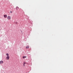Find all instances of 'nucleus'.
I'll list each match as a JSON object with an SVG mask.
<instances>
[{
	"label": "nucleus",
	"mask_w": 73,
	"mask_h": 73,
	"mask_svg": "<svg viewBox=\"0 0 73 73\" xmlns=\"http://www.w3.org/2000/svg\"><path fill=\"white\" fill-rule=\"evenodd\" d=\"M6 59L7 60H9V56H7L6 57Z\"/></svg>",
	"instance_id": "f257e3e1"
},
{
	"label": "nucleus",
	"mask_w": 73,
	"mask_h": 73,
	"mask_svg": "<svg viewBox=\"0 0 73 73\" xmlns=\"http://www.w3.org/2000/svg\"><path fill=\"white\" fill-rule=\"evenodd\" d=\"M4 17L5 18H7V15H4Z\"/></svg>",
	"instance_id": "f03ea898"
},
{
	"label": "nucleus",
	"mask_w": 73,
	"mask_h": 73,
	"mask_svg": "<svg viewBox=\"0 0 73 73\" xmlns=\"http://www.w3.org/2000/svg\"><path fill=\"white\" fill-rule=\"evenodd\" d=\"M7 19H11V17H10V16H8L7 17Z\"/></svg>",
	"instance_id": "7ed1b4c3"
},
{
	"label": "nucleus",
	"mask_w": 73,
	"mask_h": 73,
	"mask_svg": "<svg viewBox=\"0 0 73 73\" xmlns=\"http://www.w3.org/2000/svg\"><path fill=\"white\" fill-rule=\"evenodd\" d=\"M3 61L1 60L0 61V64H3Z\"/></svg>",
	"instance_id": "20e7f679"
},
{
	"label": "nucleus",
	"mask_w": 73,
	"mask_h": 73,
	"mask_svg": "<svg viewBox=\"0 0 73 73\" xmlns=\"http://www.w3.org/2000/svg\"><path fill=\"white\" fill-rule=\"evenodd\" d=\"M26 64V63L25 62H23V66H25V64Z\"/></svg>",
	"instance_id": "39448f33"
},
{
	"label": "nucleus",
	"mask_w": 73,
	"mask_h": 73,
	"mask_svg": "<svg viewBox=\"0 0 73 73\" xmlns=\"http://www.w3.org/2000/svg\"><path fill=\"white\" fill-rule=\"evenodd\" d=\"M23 58H27L26 56H23Z\"/></svg>",
	"instance_id": "423d86ee"
},
{
	"label": "nucleus",
	"mask_w": 73,
	"mask_h": 73,
	"mask_svg": "<svg viewBox=\"0 0 73 73\" xmlns=\"http://www.w3.org/2000/svg\"><path fill=\"white\" fill-rule=\"evenodd\" d=\"M6 55L7 56H9V54L8 53L6 54Z\"/></svg>",
	"instance_id": "0eeeda50"
},
{
	"label": "nucleus",
	"mask_w": 73,
	"mask_h": 73,
	"mask_svg": "<svg viewBox=\"0 0 73 73\" xmlns=\"http://www.w3.org/2000/svg\"><path fill=\"white\" fill-rule=\"evenodd\" d=\"M29 46H27L26 47V49H28V48H29Z\"/></svg>",
	"instance_id": "6e6552de"
},
{
	"label": "nucleus",
	"mask_w": 73,
	"mask_h": 73,
	"mask_svg": "<svg viewBox=\"0 0 73 73\" xmlns=\"http://www.w3.org/2000/svg\"><path fill=\"white\" fill-rule=\"evenodd\" d=\"M17 8H18V9H19V7H16V9L17 10Z\"/></svg>",
	"instance_id": "1a4fd4ad"
},
{
	"label": "nucleus",
	"mask_w": 73,
	"mask_h": 73,
	"mask_svg": "<svg viewBox=\"0 0 73 73\" xmlns=\"http://www.w3.org/2000/svg\"><path fill=\"white\" fill-rule=\"evenodd\" d=\"M12 12H12V11H11V13H12Z\"/></svg>",
	"instance_id": "9d476101"
}]
</instances>
